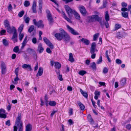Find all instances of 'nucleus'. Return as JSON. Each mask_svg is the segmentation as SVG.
<instances>
[{
    "mask_svg": "<svg viewBox=\"0 0 131 131\" xmlns=\"http://www.w3.org/2000/svg\"><path fill=\"white\" fill-rule=\"evenodd\" d=\"M60 33H57L54 35V36L59 41H61L63 39L66 43H68L70 40L71 38L70 36L62 28L59 29Z\"/></svg>",
    "mask_w": 131,
    "mask_h": 131,
    "instance_id": "obj_1",
    "label": "nucleus"
},
{
    "mask_svg": "<svg viewBox=\"0 0 131 131\" xmlns=\"http://www.w3.org/2000/svg\"><path fill=\"white\" fill-rule=\"evenodd\" d=\"M96 45L95 42H93L91 45V47L90 49V52L92 54L91 56V58L92 59H94L95 57L96 54L94 53L96 52L97 50L96 49Z\"/></svg>",
    "mask_w": 131,
    "mask_h": 131,
    "instance_id": "obj_2",
    "label": "nucleus"
},
{
    "mask_svg": "<svg viewBox=\"0 0 131 131\" xmlns=\"http://www.w3.org/2000/svg\"><path fill=\"white\" fill-rule=\"evenodd\" d=\"M21 113H18V116L16 119L15 125L18 126V127L23 126V124L22 121L21 120Z\"/></svg>",
    "mask_w": 131,
    "mask_h": 131,
    "instance_id": "obj_3",
    "label": "nucleus"
},
{
    "mask_svg": "<svg viewBox=\"0 0 131 131\" xmlns=\"http://www.w3.org/2000/svg\"><path fill=\"white\" fill-rule=\"evenodd\" d=\"M7 32L9 34H11L13 33V38L16 36L17 33V30L15 27L13 26L11 27L10 26L8 28H7Z\"/></svg>",
    "mask_w": 131,
    "mask_h": 131,
    "instance_id": "obj_4",
    "label": "nucleus"
},
{
    "mask_svg": "<svg viewBox=\"0 0 131 131\" xmlns=\"http://www.w3.org/2000/svg\"><path fill=\"white\" fill-rule=\"evenodd\" d=\"M101 18L98 15H93L88 17V22L89 23L93 22L94 20L97 21Z\"/></svg>",
    "mask_w": 131,
    "mask_h": 131,
    "instance_id": "obj_5",
    "label": "nucleus"
},
{
    "mask_svg": "<svg viewBox=\"0 0 131 131\" xmlns=\"http://www.w3.org/2000/svg\"><path fill=\"white\" fill-rule=\"evenodd\" d=\"M46 12L47 14V17L49 21V23L50 25H52L53 22V19L52 15L50 13V11L48 10H46Z\"/></svg>",
    "mask_w": 131,
    "mask_h": 131,
    "instance_id": "obj_6",
    "label": "nucleus"
},
{
    "mask_svg": "<svg viewBox=\"0 0 131 131\" xmlns=\"http://www.w3.org/2000/svg\"><path fill=\"white\" fill-rule=\"evenodd\" d=\"M65 8L69 17H71V15L73 14V13H74V11H75V10L72 9L69 6L67 5H66L65 6Z\"/></svg>",
    "mask_w": 131,
    "mask_h": 131,
    "instance_id": "obj_7",
    "label": "nucleus"
},
{
    "mask_svg": "<svg viewBox=\"0 0 131 131\" xmlns=\"http://www.w3.org/2000/svg\"><path fill=\"white\" fill-rule=\"evenodd\" d=\"M27 51L30 55L32 56L34 58L37 59V55L36 52L34 49L29 48L27 49Z\"/></svg>",
    "mask_w": 131,
    "mask_h": 131,
    "instance_id": "obj_8",
    "label": "nucleus"
},
{
    "mask_svg": "<svg viewBox=\"0 0 131 131\" xmlns=\"http://www.w3.org/2000/svg\"><path fill=\"white\" fill-rule=\"evenodd\" d=\"M33 22L34 24L37 26L38 28H43L44 25L42 24V21L41 20H39L38 22H36L35 19L33 20Z\"/></svg>",
    "mask_w": 131,
    "mask_h": 131,
    "instance_id": "obj_9",
    "label": "nucleus"
},
{
    "mask_svg": "<svg viewBox=\"0 0 131 131\" xmlns=\"http://www.w3.org/2000/svg\"><path fill=\"white\" fill-rule=\"evenodd\" d=\"M67 27L69 31L72 34L74 35H79V33L75 31L74 29L69 25H67Z\"/></svg>",
    "mask_w": 131,
    "mask_h": 131,
    "instance_id": "obj_10",
    "label": "nucleus"
},
{
    "mask_svg": "<svg viewBox=\"0 0 131 131\" xmlns=\"http://www.w3.org/2000/svg\"><path fill=\"white\" fill-rule=\"evenodd\" d=\"M1 66L2 73V74H5L6 71V67L4 63L2 62Z\"/></svg>",
    "mask_w": 131,
    "mask_h": 131,
    "instance_id": "obj_11",
    "label": "nucleus"
},
{
    "mask_svg": "<svg viewBox=\"0 0 131 131\" xmlns=\"http://www.w3.org/2000/svg\"><path fill=\"white\" fill-rule=\"evenodd\" d=\"M80 13L83 15L85 16L87 13L86 9L84 6L80 7L79 8Z\"/></svg>",
    "mask_w": 131,
    "mask_h": 131,
    "instance_id": "obj_12",
    "label": "nucleus"
},
{
    "mask_svg": "<svg viewBox=\"0 0 131 131\" xmlns=\"http://www.w3.org/2000/svg\"><path fill=\"white\" fill-rule=\"evenodd\" d=\"M60 13L63 15V16H62V17L64 18L66 20H67L69 23H72V21L71 20V19L67 17L65 13L62 10Z\"/></svg>",
    "mask_w": 131,
    "mask_h": 131,
    "instance_id": "obj_13",
    "label": "nucleus"
},
{
    "mask_svg": "<svg viewBox=\"0 0 131 131\" xmlns=\"http://www.w3.org/2000/svg\"><path fill=\"white\" fill-rule=\"evenodd\" d=\"M5 111L3 109L0 110V118H5L6 115L5 114Z\"/></svg>",
    "mask_w": 131,
    "mask_h": 131,
    "instance_id": "obj_14",
    "label": "nucleus"
},
{
    "mask_svg": "<svg viewBox=\"0 0 131 131\" xmlns=\"http://www.w3.org/2000/svg\"><path fill=\"white\" fill-rule=\"evenodd\" d=\"M44 50V49L42 47V44L41 43H39L37 49V51L39 52V53H41Z\"/></svg>",
    "mask_w": 131,
    "mask_h": 131,
    "instance_id": "obj_15",
    "label": "nucleus"
},
{
    "mask_svg": "<svg viewBox=\"0 0 131 131\" xmlns=\"http://www.w3.org/2000/svg\"><path fill=\"white\" fill-rule=\"evenodd\" d=\"M39 11H38V13L41 14L42 13V2L41 0H39Z\"/></svg>",
    "mask_w": 131,
    "mask_h": 131,
    "instance_id": "obj_16",
    "label": "nucleus"
},
{
    "mask_svg": "<svg viewBox=\"0 0 131 131\" xmlns=\"http://www.w3.org/2000/svg\"><path fill=\"white\" fill-rule=\"evenodd\" d=\"M22 67L24 69H27L29 71H31L32 70L31 66L29 64H24L22 66Z\"/></svg>",
    "mask_w": 131,
    "mask_h": 131,
    "instance_id": "obj_17",
    "label": "nucleus"
},
{
    "mask_svg": "<svg viewBox=\"0 0 131 131\" xmlns=\"http://www.w3.org/2000/svg\"><path fill=\"white\" fill-rule=\"evenodd\" d=\"M43 69L41 67L39 68L38 72L36 74L37 77L41 76L42 74L43 73Z\"/></svg>",
    "mask_w": 131,
    "mask_h": 131,
    "instance_id": "obj_18",
    "label": "nucleus"
},
{
    "mask_svg": "<svg viewBox=\"0 0 131 131\" xmlns=\"http://www.w3.org/2000/svg\"><path fill=\"white\" fill-rule=\"evenodd\" d=\"M80 40L87 46L89 45L90 43V41L86 39L82 38Z\"/></svg>",
    "mask_w": 131,
    "mask_h": 131,
    "instance_id": "obj_19",
    "label": "nucleus"
},
{
    "mask_svg": "<svg viewBox=\"0 0 131 131\" xmlns=\"http://www.w3.org/2000/svg\"><path fill=\"white\" fill-rule=\"evenodd\" d=\"M27 36L25 37L23 42L22 43V46L21 47V49H23L24 48V46H25L26 43L27 42Z\"/></svg>",
    "mask_w": 131,
    "mask_h": 131,
    "instance_id": "obj_20",
    "label": "nucleus"
},
{
    "mask_svg": "<svg viewBox=\"0 0 131 131\" xmlns=\"http://www.w3.org/2000/svg\"><path fill=\"white\" fill-rule=\"evenodd\" d=\"M36 3L35 1H34L33 2L32 9L33 10V12L34 13H36L37 12L36 10Z\"/></svg>",
    "mask_w": 131,
    "mask_h": 131,
    "instance_id": "obj_21",
    "label": "nucleus"
},
{
    "mask_svg": "<svg viewBox=\"0 0 131 131\" xmlns=\"http://www.w3.org/2000/svg\"><path fill=\"white\" fill-rule=\"evenodd\" d=\"M98 21L99 22L101 27L103 28L104 26L105 23V20H102V18L101 17V18L99 20V21Z\"/></svg>",
    "mask_w": 131,
    "mask_h": 131,
    "instance_id": "obj_22",
    "label": "nucleus"
},
{
    "mask_svg": "<svg viewBox=\"0 0 131 131\" xmlns=\"http://www.w3.org/2000/svg\"><path fill=\"white\" fill-rule=\"evenodd\" d=\"M4 24L6 29L10 26L9 21L7 20H5L4 21Z\"/></svg>",
    "mask_w": 131,
    "mask_h": 131,
    "instance_id": "obj_23",
    "label": "nucleus"
},
{
    "mask_svg": "<svg viewBox=\"0 0 131 131\" xmlns=\"http://www.w3.org/2000/svg\"><path fill=\"white\" fill-rule=\"evenodd\" d=\"M31 125L30 124H28L26 127L25 131H31Z\"/></svg>",
    "mask_w": 131,
    "mask_h": 131,
    "instance_id": "obj_24",
    "label": "nucleus"
},
{
    "mask_svg": "<svg viewBox=\"0 0 131 131\" xmlns=\"http://www.w3.org/2000/svg\"><path fill=\"white\" fill-rule=\"evenodd\" d=\"M73 14L75 18L77 19L80 20V17L79 14L75 11L73 13Z\"/></svg>",
    "mask_w": 131,
    "mask_h": 131,
    "instance_id": "obj_25",
    "label": "nucleus"
},
{
    "mask_svg": "<svg viewBox=\"0 0 131 131\" xmlns=\"http://www.w3.org/2000/svg\"><path fill=\"white\" fill-rule=\"evenodd\" d=\"M24 20L26 23L28 24L30 20V18L27 16L26 15H25L23 17Z\"/></svg>",
    "mask_w": 131,
    "mask_h": 131,
    "instance_id": "obj_26",
    "label": "nucleus"
},
{
    "mask_svg": "<svg viewBox=\"0 0 131 131\" xmlns=\"http://www.w3.org/2000/svg\"><path fill=\"white\" fill-rule=\"evenodd\" d=\"M126 78H124L121 80L120 81V84L122 86H123L126 83Z\"/></svg>",
    "mask_w": 131,
    "mask_h": 131,
    "instance_id": "obj_27",
    "label": "nucleus"
},
{
    "mask_svg": "<svg viewBox=\"0 0 131 131\" xmlns=\"http://www.w3.org/2000/svg\"><path fill=\"white\" fill-rule=\"evenodd\" d=\"M69 60L71 62L74 61V59L73 57L72 54L71 53H70L69 54Z\"/></svg>",
    "mask_w": 131,
    "mask_h": 131,
    "instance_id": "obj_28",
    "label": "nucleus"
},
{
    "mask_svg": "<svg viewBox=\"0 0 131 131\" xmlns=\"http://www.w3.org/2000/svg\"><path fill=\"white\" fill-rule=\"evenodd\" d=\"M54 67L56 68L59 69L61 67V64L58 62H54Z\"/></svg>",
    "mask_w": 131,
    "mask_h": 131,
    "instance_id": "obj_29",
    "label": "nucleus"
},
{
    "mask_svg": "<svg viewBox=\"0 0 131 131\" xmlns=\"http://www.w3.org/2000/svg\"><path fill=\"white\" fill-rule=\"evenodd\" d=\"M122 16L125 18H128V13L127 12H122L121 13Z\"/></svg>",
    "mask_w": 131,
    "mask_h": 131,
    "instance_id": "obj_30",
    "label": "nucleus"
},
{
    "mask_svg": "<svg viewBox=\"0 0 131 131\" xmlns=\"http://www.w3.org/2000/svg\"><path fill=\"white\" fill-rule=\"evenodd\" d=\"M105 18L106 21H108L109 20V17L108 11H106L105 12Z\"/></svg>",
    "mask_w": 131,
    "mask_h": 131,
    "instance_id": "obj_31",
    "label": "nucleus"
},
{
    "mask_svg": "<svg viewBox=\"0 0 131 131\" xmlns=\"http://www.w3.org/2000/svg\"><path fill=\"white\" fill-rule=\"evenodd\" d=\"M80 92L83 96L85 97L86 98H87L88 97V95L87 93L84 92L81 89H80Z\"/></svg>",
    "mask_w": 131,
    "mask_h": 131,
    "instance_id": "obj_32",
    "label": "nucleus"
},
{
    "mask_svg": "<svg viewBox=\"0 0 131 131\" xmlns=\"http://www.w3.org/2000/svg\"><path fill=\"white\" fill-rule=\"evenodd\" d=\"M121 27V25L120 24H115V29L113 30V31H115L117 30L118 29L120 28Z\"/></svg>",
    "mask_w": 131,
    "mask_h": 131,
    "instance_id": "obj_33",
    "label": "nucleus"
},
{
    "mask_svg": "<svg viewBox=\"0 0 131 131\" xmlns=\"http://www.w3.org/2000/svg\"><path fill=\"white\" fill-rule=\"evenodd\" d=\"M123 37V35L121 34L119 32H118L116 33V37L118 39H120L122 38Z\"/></svg>",
    "mask_w": 131,
    "mask_h": 131,
    "instance_id": "obj_34",
    "label": "nucleus"
},
{
    "mask_svg": "<svg viewBox=\"0 0 131 131\" xmlns=\"http://www.w3.org/2000/svg\"><path fill=\"white\" fill-rule=\"evenodd\" d=\"M49 105L51 106H54L56 105V102L53 101H50L49 103Z\"/></svg>",
    "mask_w": 131,
    "mask_h": 131,
    "instance_id": "obj_35",
    "label": "nucleus"
},
{
    "mask_svg": "<svg viewBox=\"0 0 131 131\" xmlns=\"http://www.w3.org/2000/svg\"><path fill=\"white\" fill-rule=\"evenodd\" d=\"M78 104L79 106L81 109L82 110H83L85 108L84 105L80 102H79L78 103Z\"/></svg>",
    "mask_w": 131,
    "mask_h": 131,
    "instance_id": "obj_36",
    "label": "nucleus"
},
{
    "mask_svg": "<svg viewBox=\"0 0 131 131\" xmlns=\"http://www.w3.org/2000/svg\"><path fill=\"white\" fill-rule=\"evenodd\" d=\"M99 36V33H97L94 35L93 37V40L94 41L96 40L97 39L98 37Z\"/></svg>",
    "mask_w": 131,
    "mask_h": 131,
    "instance_id": "obj_37",
    "label": "nucleus"
},
{
    "mask_svg": "<svg viewBox=\"0 0 131 131\" xmlns=\"http://www.w3.org/2000/svg\"><path fill=\"white\" fill-rule=\"evenodd\" d=\"M24 27V25L22 24H21L20 26L18 28V31L20 33H21V32L23 29Z\"/></svg>",
    "mask_w": 131,
    "mask_h": 131,
    "instance_id": "obj_38",
    "label": "nucleus"
},
{
    "mask_svg": "<svg viewBox=\"0 0 131 131\" xmlns=\"http://www.w3.org/2000/svg\"><path fill=\"white\" fill-rule=\"evenodd\" d=\"M91 67L93 69L95 70L96 69V64L95 62H93L92 63L91 66Z\"/></svg>",
    "mask_w": 131,
    "mask_h": 131,
    "instance_id": "obj_39",
    "label": "nucleus"
},
{
    "mask_svg": "<svg viewBox=\"0 0 131 131\" xmlns=\"http://www.w3.org/2000/svg\"><path fill=\"white\" fill-rule=\"evenodd\" d=\"M30 3L28 1H25L24 3V6L26 7H27L29 6Z\"/></svg>",
    "mask_w": 131,
    "mask_h": 131,
    "instance_id": "obj_40",
    "label": "nucleus"
},
{
    "mask_svg": "<svg viewBox=\"0 0 131 131\" xmlns=\"http://www.w3.org/2000/svg\"><path fill=\"white\" fill-rule=\"evenodd\" d=\"M34 26L31 25L28 29V32L30 33H31L34 30Z\"/></svg>",
    "mask_w": 131,
    "mask_h": 131,
    "instance_id": "obj_41",
    "label": "nucleus"
},
{
    "mask_svg": "<svg viewBox=\"0 0 131 131\" xmlns=\"http://www.w3.org/2000/svg\"><path fill=\"white\" fill-rule=\"evenodd\" d=\"M17 34H16V36H15V37L13 38V36L12 38V39L13 40V41L15 43V42H16L17 41Z\"/></svg>",
    "mask_w": 131,
    "mask_h": 131,
    "instance_id": "obj_42",
    "label": "nucleus"
},
{
    "mask_svg": "<svg viewBox=\"0 0 131 131\" xmlns=\"http://www.w3.org/2000/svg\"><path fill=\"white\" fill-rule=\"evenodd\" d=\"M86 73V72L84 70H81L78 73L79 74L81 75H83Z\"/></svg>",
    "mask_w": 131,
    "mask_h": 131,
    "instance_id": "obj_43",
    "label": "nucleus"
},
{
    "mask_svg": "<svg viewBox=\"0 0 131 131\" xmlns=\"http://www.w3.org/2000/svg\"><path fill=\"white\" fill-rule=\"evenodd\" d=\"M43 40L44 42L47 45L50 42L49 40L46 37H44L43 38Z\"/></svg>",
    "mask_w": 131,
    "mask_h": 131,
    "instance_id": "obj_44",
    "label": "nucleus"
},
{
    "mask_svg": "<svg viewBox=\"0 0 131 131\" xmlns=\"http://www.w3.org/2000/svg\"><path fill=\"white\" fill-rule=\"evenodd\" d=\"M24 36V35L23 33H20L19 35V39L21 41L22 40Z\"/></svg>",
    "mask_w": 131,
    "mask_h": 131,
    "instance_id": "obj_45",
    "label": "nucleus"
},
{
    "mask_svg": "<svg viewBox=\"0 0 131 131\" xmlns=\"http://www.w3.org/2000/svg\"><path fill=\"white\" fill-rule=\"evenodd\" d=\"M24 10H22L19 13L18 16L20 17H21L24 14Z\"/></svg>",
    "mask_w": 131,
    "mask_h": 131,
    "instance_id": "obj_46",
    "label": "nucleus"
},
{
    "mask_svg": "<svg viewBox=\"0 0 131 131\" xmlns=\"http://www.w3.org/2000/svg\"><path fill=\"white\" fill-rule=\"evenodd\" d=\"M3 44L6 46H8V43L7 40L5 39H4L3 40Z\"/></svg>",
    "mask_w": 131,
    "mask_h": 131,
    "instance_id": "obj_47",
    "label": "nucleus"
},
{
    "mask_svg": "<svg viewBox=\"0 0 131 131\" xmlns=\"http://www.w3.org/2000/svg\"><path fill=\"white\" fill-rule=\"evenodd\" d=\"M102 56H101L99 59L97 60V63L98 64H100L102 62Z\"/></svg>",
    "mask_w": 131,
    "mask_h": 131,
    "instance_id": "obj_48",
    "label": "nucleus"
},
{
    "mask_svg": "<svg viewBox=\"0 0 131 131\" xmlns=\"http://www.w3.org/2000/svg\"><path fill=\"white\" fill-rule=\"evenodd\" d=\"M19 50L18 47V46H16L13 49V51L14 52H17Z\"/></svg>",
    "mask_w": 131,
    "mask_h": 131,
    "instance_id": "obj_49",
    "label": "nucleus"
},
{
    "mask_svg": "<svg viewBox=\"0 0 131 131\" xmlns=\"http://www.w3.org/2000/svg\"><path fill=\"white\" fill-rule=\"evenodd\" d=\"M116 62L117 64H121L122 63V61L119 59H117L116 60Z\"/></svg>",
    "mask_w": 131,
    "mask_h": 131,
    "instance_id": "obj_50",
    "label": "nucleus"
},
{
    "mask_svg": "<svg viewBox=\"0 0 131 131\" xmlns=\"http://www.w3.org/2000/svg\"><path fill=\"white\" fill-rule=\"evenodd\" d=\"M108 72V69L106 67L104 68L103 70V73H104L106 74Z\"/></svg>",
    "mask_w": 131,
    "mask_h": 131,
    "instance_id": "obj_51",
    "label": "nucleus"
},
{
    "mask_svg": "<svg viewBox=\"0 0 131 131\" xmlns=\"http://www.w3.org/2000/svg\"><path fill=\"white\" fill-rule=\"evenodd\" d=\"M58 79L61 81H62L63 80V79L62 78V75L59 74L58 75Z\"/></svg>",
    "mask_w": 131,
    "mask_h": 131,
    "instance_id": "obj_52",
    "label": "nucleus"
},
{
    "mask_svg": "<svg viewBox=\"0 0 131 131\" xmlns=\"http://www.w3.org/2000/svg\"><path fill=\"white\" fill-rule=\"evenodd\" d=\"M126 127L128 130H130L131 128V125L129 124L126 125Z\"/></svg>",
    "mask_w": 131,
    "mask_h": 131,
    "instance_id": "obj_53",
    "label": "nucleus"
},
{
    "mask_svg": "<svg viewBox=\"0 0 131 131\" xmlns=\"http://www.w3.org/2000/svg\"><path fill=\"white\" fill-rule=\"evenodd\" d=\"M47 45L51 49H53L54 48V46L50 42L48 43Z\"/></svg>",
    "mask_w": 131,
    "mask_h": 131,
    "instance_id": "obj_54",
    "label": "nucleus"
},
{
    "mask_svg": "<svg viewBox=\"0 0 131 131\" xmlns=\"http://www.w3.org/2000/svg\"><path fill=\"white\" fill-rule=\"evenodd\" d=\"M32 42L34 44H36L37 43V39L36 38H34L32 40Z\"/></svg>",
    "mask_w": 131,
    "mask_h": 131,
    "instance_id": "obj_55",
    "label": "nucleus"
},
{
    "mask_svg": "<svg viewBox=\"0 0 131 131\" xmlns=\"http://www.w3.org/2000/svg\"><path fill=\"white\" fill-rule=\"evenodd\" d=\"M5 124L6 125L8 126H9L10 125V121L9 120H8L6 122Z\"/></svg>",
    "mask_w": 131,
    "mask_h": 131,
    "instance_id": "obj_56",
    "label": "nucleus"
},
{
    "mask_svg": "<svg viewBox=\"0 0 131 131\" xmlns=\"http://www.w3.org/2000/svg\"><path fill=\"white\" fill-rule=\"evenodd\" d=\"M12 7L11 4H9L8 7V10L9 11H10L12 10Z\"/></svg>",
    "mask_w": 131,
    "mask_h": 131,
    "instance_id": "obj_57",
    "label": "nucleus"
},
{
    "mask_svg": "<svg viewBox=\"0 0 131 131\" xmlns=\"http://www.w3.org/2000/svg\"><path fill=\"white\" fill-rule=\"evenodd\" d=\"M94 94L96 95L99 96L100 94V92L95 91L94 92Z\"/></svg>",
    "mask_w": 131,
    "mask_h": 131,
    "instance_id": "obj_58",
    "label": "nucleus"
},
{
    "mask_svg": "<svg viewBox=\"0 0 131 131\" xmlns=\"http://www.w3.org/2000/svg\"><path fill=\"white\" fill-rule=\"evenodd\" d=\"M46 52L48 53H51L52 51L51 50L50 48H47L46 49Z\"/></svg>",
    "mask_w": 131,
    "mask_h": 131,
    "instance_id": "obj_59",
    "label": "nucleus"
},
{
    "mask_svg": "<svg viewBox=\"0 0 131 131\" xmlns=\"http://www.w3.org/2000/svg\"><path fill=\"white\" fill-rule=\"evenodd\" d=\"M121 10L122 12H125V11H127L128 10L127 8L125 7H123L121 8Z\"/></svg>",
    "mask_w": 131,
    "mask_h": 131,
    "instance_id": "obj_60",
    "label": "nucleus"
},
{
    "mask_svg": "<svg viewBox=\"0 0 131 131\" xmlns=\"http://www.w3.org/2000/svg\"><path fill=\"white\" fill-rule=\"evenodd\" d=\"M91 101L92 104V105L95 108H96L97 107V106L95 104V101H93L92 99L91 100Z\"/></svg>",
    "mask_w": 131,
    "mask_h": 131,
    "instance_id": "obj_61",
    "label": "nucleus"
},
{
    "mask_svg": "<svg viewBox=\"0 0 131 131\" xmlns=\"http://www.w3.org/2000/svg\"><path fill=\"white\" fill-rule=\"evenodd\" d=\"M6 32V31L5 30H1L0 32V34L1 35H3Z\"/></svg>",
    "mask_w": 131,
    "mask_h": 131,
    "instance_id": "obj_62",
    "label": "nucleus"
},
{
    "mask_svg": "<svg viewBox=\"0 0 131 131\" xmlns=\"http://www.w3.org/2000/svg\"><path fill=\"white\" fill-rule=\"evenodd\" d=\"M69 113L70 114V115H72L73 114V109L72 108H70L69 109Z\"/></svg>",
    "mask_w": 131,
    "mask_h": 131,
    "instance_id": "obj_63",
    "label": "nucleus"
},
{
    "mask_svg": "<svg viewBox=\"0 0 131 131\" xmlns=\"http://www.w3.org/2000/svg\"><path fill=\"white\" fill-rule=\"evenodd\" d=\"M122 5L123 7H126L127 6V4L124 2H122Z\"/></svg>",
    "mask_w": 131,
    "mask_h": 131,
    "instance_id": "obj_64",
    "label": "nucleus"
}]
</instances>
